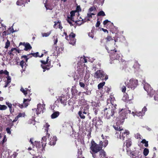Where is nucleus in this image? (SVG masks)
Instances as JSON below:
<instances>
[{
    "instance_id": "obj_57",
    "label": "nucleus",
    "mask_w": 158,
    "mask_h": 158,
    "mask_svg": "<svg viewBox=\"0 0 158 158\" xmlns=\"http://www.w3.org/2000/svg\"><path fill=\"white\" fill-rule=\"evenodd\" d=\"M23 58H24L25 59L26 63L27 62L29 58L27 57V56L24 55L22 56L21 57V58L22 59Z\"/></svg>"
},
{
    "instance_id": "obj_59",
    "label": "nucleus",
    "mask_w": 158,
    "mask_h": 158,
    "mask_svg": "<svg viewBox=\"0 0 158 158\" xmlns=\"http://www.w3.org/2000/svg\"><path fill=\"white\" fill-rule=\"evenodd\" d=\"M98 109L97 108H94L93 109V110L94 112V113L95 115H97L98 111Z\"/></svg>"
},
{
    "instance_id": "obj_31",
    "label": "nucleus",
    "mask_w": 158,
    "mask_h": 158,
    "mask_svg": "<svg viewBox=\"0 0 158 158\" xmlns=\"http://www.w3.org/2000/svg\"><path fill=\"white\" fill-rule=\"evenodd\" d=\"M77 154V158H85V157L82 156V152L81 149L78 150Z\"/></svg>"
},
{
    "instance_id": "obj_50",
    "label": "nucleus",
    "mask_w": 158,
    "mask_h": 158,
    "mask_svg": "<svg viewBox=\"0 0 158 158\" xmlns=\"http://www.w3.org/2000/svg\"><path fill=\"white\" fill-rule=\"evenodd\" d=\"M71 91L72 94L75 96L77 94L78 92L76 89H72Z\"/></svg>"
},
{
    "instance_id": "obj_24",
    "label": "nucleus",
    "mask_w": 158,
    "mask_h": 158,
    "mask_svg": "<svg viewBox=\"0 0 158 158\" xmlns=\"http://www.w3.org/2000/svg\"><path fill=\"white\" fill-rule=\"evenodd\" d=\"M25 113L24 112L23 113H19L18 115L16 116L15 119L12 121V122L14 123L17 121L19 118L20 117H24L25 116Z\"/></svg>"
},
{
    "instance_id": "obj_35",
    "label": "nucleus",
    "mask_w": 158,
    "mask_h": 158,
    "mask_svg": "<svg viewBox=\"0 0 158 158\" xmlns=\"http://www.w3.org/2000/svg\"><path fill=\"white\" fill-rule=\"evenodd\" d=\"M124 99L125 100V102L129 101L131 99V98H130L128 95L127 94H126L123 97Z\"/></svg>"
},
{
    "instance_id": "obj_10",
    "label": "nucleus",
    "mask_w": 158,
    "mask_h": 158,
    "mask_svg": "<svg viewBox=\"0 0 158 158\" xmlns=\"http://www.w3.org/2000/svg\"><path fill=\"white\" fill-rule=\"evenodd\" d=\"M22 46L24 47L23 50L25 51H27L28 50H30L32 48V47L31 46L30 44L28 43H25V42H20L19 44V47L21 48Z\"/></svg>"
},
{
    "instance_id": "obj_30",
    "label": "nucleus",
    "mask_w": 158,
    "mask_h": 158,
    "mask_svg": "<svg viewBox=\"0 0 158 158\" xmlns=\"http://www.w3.org/2000/svg\"><path fill=\"white\" fill-rule=\"evenodd\" d=\"M84 114L83 113L81 110H80L78 112V114L81 119H84L85 118V117Z\"/></svg>"
},
{
    "instance_id": "obj_42",
    "label": "nucleus",
    "mask_w": 158,
    "mask_h": 158,
    "mask_svg": "<svg viewBox=\"0 0 158 158\" xmlns=\"http://www.w3.org/2000/svg\"><path fill=\"white\" fill-rule=\"evenodd\" d=\"M105 84V82H101L98 85V88L99 89H100L101 88H102V87L104 86Z\"/></svg>"
},
{
    "instance_id": "obj_27",
    "label": "nucleus",
    "mask_w": 158,
    "mask_h": 158,
    "mask_svg": "<svg viewBox=\"0 0 158 158\" xmlns=\"http://www.w3.org/2000/svg\"><path fill=\"white\" fill-rule=\"evenodd\" d=\"M60 113L58 111H55L51 115V118L54 119L56 118L59 115Z\"/></svg>"
},
{
    "instance_id": "obj_38",
    "label": "nucleus",
    "mask_w": 158,
    "mask_h": 158,
    "mask_svg": "<svg viewBox=\"0 0 158 158\" xmlns=\"http://www.w3.org/2000/svg\"><path fill=\"white\" fill-rule=\"evenodd\" d=\"M149 152V151L148 148H145L144 149L143 151V154L145 156H147Z\"/></svg>"
},
{
    "instance_id": "obj_7",
    "label": "nucleus",
    "mask_w": 158,
    "mask_h": 158,
    "mask_svg": "<svg viewBox=\"0 0 158 158\" xmlns=\"http://www.w3.org/2000/svg\"><path fill=\"white\" fill-rule=\"evenodd\" d=\"M138 83V81L137 80L132 78L129 81V82L127 83V85L125 83V85L127 87L131 88L132 89H134L137 86Z\"/></svg>"
},
{
    "instance_id": "obj_46",
    "label": "nucleus",
    "mask_w": 158,
    "mask_h": 158,
    "mask_svg": "<svg viewBox=\"0 0 158 158\" xmlns=\"http://www.w3.org/2000/svg\"><path fill=\"white\" fill-rule=\"evenodd\" d=\"M7 108V107L5 105L0 104V110H5Z\"/></svg>"
},
{
    "instance_id": "obj_17",
    "label": "nucleus",
    "mask_w": 158,
    "mask_h": 158,
    "mask_svg": "<svg viewBox=\"0 0 158 158\" xmlns=\"http://www.w3.org/2000/svg\"><path fill=\"white\" fill-rule=\"evenodd\" d=\"M30 2V0H18L16 2V4L18 6H25V4Z\"/></svg>"
},
{
    "instance_id": "obj_28",
    "label": "nucleus",
    "mask_w": 158,
    "mask_h": 158,
    "mask_svg": "<svg viewBox=\"0 0 158 158\" xmlns=\"http://www.w3.org/2000/svg\"><path fill=\"white\" fill-rule=\"evenodd\" d=\"M89 106H86L84 107L83 109V110L82 111L83 113L85 114H87L88 115H89Z\"/></svg>"
},
{
    "instance_id": "obj_55",
    "label": "nucleus",
    "mask_w": 158,
    "mask_h": 158,
    "mask_svg": "<svg viewBox=\"0 0 158 158\" xmlns=\"http://www.w3.org/2000/svg\"><path fill=\"white\" fill-rule=\"evenodd\" d=\"M79 84L81 87L85 89V85L84 83L79 81Z\"/></svg>"
},
{
    "instance_id": "obj_33",
    "label": "nucleus",
    "mask_w": 158,
    "mask_h": 158,
    "mask_svg": "<svg viewBox=\"0 0 158 158\" xmlns=\"http://www.w3.org/2000/svg\"><path fill=\"white\" fill-rule=\"evenodd\" d=\"M127 154L129 156H132V154L133 153L134 151H132L129 148H126Z\"/></svg>"
},
{
    "instance_id": "obj_43",
    "label": "nucleus",
    "mask_w": 158,
    "mask_h": 158,
    "mask_svg": "<svg viewBox=\"0 0 158 158\" xmlns=\"http://www.w3.org/2000/svg\"><path fill=\"white\" fill-rule=\"evenodd\" d=\"M10 41L9 40H7L6 42V43L5 48L6 49L10 47Z\"/></svg>"
},
{
    "instance_id": "obj_41",
    "label": "nucleus",
    "mask_w": 158,
    "mask_h": 158,
    "mask_svg": "<svg viewBox=\"0 0 158 158\" xmlns=\"http://www.w3.org/2000/svg\"><path fill=\"white\" fill-rule=\"evenodd\" d=\"M105 14L104 12L102 11H99L97 14V16H104L105 15Z\"/></svg>"
},
{
    "instance_id": "obj_19",
    "label": "nucleus",
    "mask_w": 158,
    "mask_h": 158,
    "mask_svg": "<svg viewBox=\"0 0 158 158\" xmlns=\"http://www.w3.org/2000/svg\"><path fill=\"white\" fill-rule=\"evenodd\" d=\"M132 157L134 156L136 158V157L141 158L142 156L141 153L139 151L135 150L132 153Z\"/></svg>"
},
{
    "instance_id": "obj_32",
    "label": "nucleus",
    "mask_w": 158,
    "mask_h": 158,
    "mask_svg": "<svg viewBox=\"0 0 158 158\" xmlns=\"http://www.w3.org/2000/svg\"><path fill=\"white\" fill-rule=\"evenodd\" d=\"M20 90L21 92H22L23 94L25 96H26L27 94V88L24 89L23 88V87H21Z\"/></svg>"
},
{
    "instance_id": "obj_54",
    "label": "nucleus",
    "mask_w": 158,
    "mask_h": 158,
    "mask_svg": "<svg viewBox=\"0 0 158 158\" xmlns=\"http://www.w3.org/2000/svg\"><path fill=\"white\" fill-rule=\"evenodd\" d=\"M121 89L122 92L123 93H125L126 89V86L124 85H123L121 87Z\"/></svg>"
},
{
    "instance_id": "obj_62",
    "label": "nucleus",
    "mask_w": 158,
    "mask_h": 158,
    "mask_svg": "<svg viewBox=\"0 0 158 158\" xmlns=\"http://www.w3.org/2000/svg\"><path fill=\"white\" fill-rule=\"evenodd\" d=\"M64 36H65V39L66 40H68L69 39V35H68L67 34V33H66L65 32H64Z\"/></svg>"
},
{
    "instance_id": "obj_47",
    "label": "nucleus",
    "mask_w": 158,
    "mask_h": 158,
    "mask_svg": "<svg viewBox=\"0 0 158 158\" xmlns=\"http://www.w3.org/2000/svg\"><path fill=\"white\" fill-rule=\"evenodd\" d=\"M144 113L142 112L141 111H139L138 112H136V115L137 116L141 117L144 115Z\"/></svg>"
},
{
    "instance_id": "obj_15",
    "label": "nucleus",
    "mask_w": 158,
    "mask_h": 158,
    "mask_svg": "<svg viewBox=\"0 0 158 158\" xmlns=\"http://www.w3.org/2000/svg\"><path fill=\"white\" fill-rule=\"evenodd\" d=\"M44 108L41 104H38L37 105V108L36 110V114L39 115L41 113L43 112Z\"/></svg>"
},
{
    "instance_id": "obj_56",
    "label": "nucleus",
    "mask_w": 158,
    "mask_h": 158,
    "mask_svg": "<svg viewBox=\"0 0 158 158\" xmlns=\"http://www.w3.org/2000/svg\"><path fill=\"white\" fill-rule=\"evenodd\" d=\"M49 126L50 125L48 123H46L45 124L46 128L45 129V131H48V130H49Z\"/></svg>"
},
{
    "instance_id": "obj_1",
    "label": "nucleus",
    "mask_w": 158,
    "mask_h": 158,
    "mask_svg": "<svg viewBox=\"0 0 158 158\" xmlns=\"http://www.w3.org/2000/svg\"><path fill=\"white\" fill-rule=\"evenodd\" d=\"M117 105L115 104L112 107L111 109L106 108L104 110L105 114H106V118L108 119L110 118L111 117H114V114L116 113L117 109L116 107Z\"/></svg>"
},
{
    "instance_id": "obj_11",
    "label": "nucleus",
    "mask_w": 158,
    "mask_h": 158,
    "mask_svg": "<svg viewBox=\"0 0 158 158\" xmlns=\"http://www.w3.org/2000/svg\"><path fill=\"white\" fill-rule=\"evenodd\" d=\"M104 1V0H94L93 3L94 6L97 8H100L103 5Z\"/></svg>"
},
{
    "instance_id": "obj_34",
    "label": "nucleus",
    "mask_w": 158,
    "mask_h": 158,
    "mask_svg": "<svg viewBox=\"0 0 158 158\" xmlns=\"http://www.w3.org/2000/svg\"><path fill=\"white\" fill-rule=\"evenodd\" d=\"M41 67L43 69V72H44L46 70H49L50 68L49 67L50 66H48V64L47 65H44L43 64L41 65Z\"/></svg>"
},
{
    "instance_id": "obj_40",
    "label": "nucleus",
    "mask_w": 158,
    "mask_h": 158,
    "mask_svg": "<svg viewBox=\"0 0 158 158\" xmlns=\"http://www.w3.org/2000/svg\"><path fill=\"white\" fill-rule=\"evenodd\" d=\"M4 74L6 75H8L9 73L6 70H5L4 71L3 70H1L0 71V74Z\"/></svg>"
},
{
    "instance_id": "obj_45",
    "label": "nucleus",
    "mask_w": 158,
    "mask_h": 158,
    "mask_svg": "<svg viewBox=\"0 0 158 158\" xmlns=\"http://www.w3.org/2000/svg\"><path fill=\"white\" fill-rule=\"evenodd\" d=\"M13 125V124H11V127H10V128L7 127L6 129V131L7 133L8 134L10 135L11 134L10 129H11V127H12Z\"/></svg>"
},
{
    "instance_id": "obj_3",
    "label": "nucleus",
    "mask_w": 158,
    "mask_h": 158,
    "mask_svg": "<svg viewBox=\"0 0 158 158\" xmlns=\"http://www.w3.org/2000/svg\"><path fill=\"white\" fill-rule=\"evenodd\" d=\"M106 49L107 50L108 53H110V56L114 60H119L121 58V54L119 52H117L116 49L114 50H111V52L109 51L108 48L106 47Z\"/></svg>"
},
{
    "instance_id": "obj_21",
    "label": "nucleus",
    "mask_w": 158,
    "mask_h": 158,
    "mask_svg": "<svg viewBox=\"0 0 158 158\" xmlns=\"http://www.w3.org/2000/svg\"><path fill=\"white\" fill-rule=\"evenodd\" d=\"M49 57L48 56L46 60V61L43 60H41L40 61V62L42 64L45 65L46 64H48V66H52V65L51 64V61L50 60H49Z\"/></svg>"
},
{
    "instance_id": "obj_18",
    "label": "nucleus",
    "mask_w": 158,
    "mask_h": 158,
    "mask_svg": "<svg viewBox=\"0 0 158 158\" xmlns=\"http://www.w3.org/2000/svg\"><path fill=\"white\" fill-rule=\"evenodd\" d=\"M105 40H106V43H108L110 41H112L113 43L114 44V45H115V42L118 40L113 39L112 37L110 35H108L107 37L106 38Z\"/></svg>"
},
{
    "instance_id": "obj_39",
    "label": "nucleus",
    "mask_w": 158,
    "mask_h": 158,
    "mask_svg": "<svg viewBox=\"0 0 158 158\" xmlns=\"http://www.w3.org/2000/svg\"><path fill=\"white\" fill-rule=\"evenodd\" d=\"M13 105L15 106H19L21 108H22L23 107V104H21L18 102H17L16 103L15 102L14 103H13Z\"/></svg>"
},
{
    "instance_id": "obj_25",
    "label": "nucleus",
    "mask_w": 158,
    "mask_h": 158,
    "mask_svg": "<svg viewBox=\"0 0 158 158\" xmlns=\"http://www.w3.org/2000/svg\"><path fill=\"white\" fill-rule=\"evenodd\" d=\"M113 126L114 129L117 131H118L121 132L123 131V128L122 127H120L119 125L116 124V125H113Z\"/></svg>"
},
{
    "instance_id": "obj_4",
    "label": "nucleus",
    "mask_w": 158,
    "mask_h": 158,
    "mask_svg": "<svg viewBox=\"0 0 158 158\" xmlns=\"http://www.w3.org/2000/svg\"><path fill=\"white\" fill-rule=\"evenodd\" d=\"M92 151L91 153L98 152L101 151L102 146H100L99 144H97L94 141L92 140L91 142V146L90 147Z\"/></svg>"
},
{
    "instance_id": "obj_9",
    "label": "nucleus",
    "mask_w": 158,
    "mask_h": 158,
    "mask_svg": "<svg viewBox=\"0 0 158 158\" xmlns=\"http://www.w3.org/2000/svg\"><path fill=\"white\" fill-rule=\"evenodd\" d=\"M75 34L73 32H71L69 35V39L68 40L70 44L74 45L75 44L76 39L75 38Z\"/></svg>"
},
{
    "instance_id": "obj_60",
    "label": "nucleus",
    "mask_w": 158,
    "mask_h": 158,
    "mask_svg": "<svg viewBox=\"0 0 158 158\" xmlns=\"http://www.w3.org/2000/svg\"><path fill=\"white\" fill-rule=\"evenodd\" d=\"M75 12H76V11H73V10L70 13V16H73V17L75 15Z\"/></svg>"
},
{
    "instance_id": "obj_58",
    "label": "nucleus",
    "mask_w": 158,
    "mask_h": 158,
    "mask_svg": "<svg viewBox=\"0 0 158 158\" xmlns=\"http://www.w3.org/2000/svg\"><path fill=\"white\" fill-rule=\"evenodd\" d=\"M98 20L99 19H98L97 22L95 25V26L96 27H98L100 26V22Z\"/></svg>"
},
{
    "instance_id": "obj_52",
    "label": "nucleus",
    "mask_w": 158,
    "mask_h": 158,
    "mask_svg": "<svg viewBox=\"0 0 158 158\" xmlns=\"http://www.w3.org/2000/svg\"><path fill=\"white\" fill-rule=\"evenodd\" d=\"M96 6H94L90 7L89 9V11L90 12L93 11L94 10H96Z\"/></svg>"
},
{
    "instance_id": "obj_23",
    "label": "nucleus",
    "mask_w": 158,
    "mask_h": 158,
    "mask_svg": "<svg viewBox=\"0 0 158 158\" xmlns=\"http://www.w3.org/2000/svg\"><path fill=\"white\" fill-rule=\"evenodd\" d=\"M56 137L53 136L52 139H50V141L49 142L48 144L51 146H52L55 145L56 143V142L57 140Z\"/></svg>"
},
{
    "instance_id": "obj_49",
    "label": "nucleus",
    "mask_w": 158,
    "mask_h": 158,
    "mask_svg": "<svg viewBox=\"0 0 158 158\" xmlns=\"http://www.w3.org/2000/svg\"><path fill=\"white\" fill-rule=\"evenodd\" d=\"M26 63L23 60H21L20 62L19 65L21 67L22 69L23 68V66L24 64V65L26 64Z\"/></svg>"
},
{
    "instance_id": "obj_36",
    "label": "nucleus",
    "mask_w": 158,
    "mask_h": 158,
    "mask_svg": "<svg viewBox=\"0 0 158 158\" xmlns=\"http://www.w3.org/2000/svg\"><path fill=\"white\" fill-rule=\"evenodd\" d=\"M141 142L143 144H144V146L145 147H148V141L146 140L145 139H143Z\"/></svg>"
},
{
    "instance_id": "obj_61",
    "label": "nucleus",
    "mask_w": 158,
    "mask_h": 158,
    "mask_svg": "<svg viewBox=\"0 0 158 158\" xmlns=\"http://www.w3.org/2000/svg\"><path fill=\"white\" fill-rule=\"evenodd\" d=\"M81 11V8L80 6H77L76 8V12L77 11L78 12H79V11Z\"/></svg>"
},
{
    "instance_id": "obj_13",
    "label": "nucleus",
    "mask_w": 158,
    "mask_h": 158,
    "mask_svg": "<svg viewBox=\"0 0 158 158\" xmlns=\"http://www.w3.org/2000/svg\"><path fill=\"white\" fill-rule=\"evenodd\" d=\"M58 102H60L61 103L65 106L66 105L67 99V97L64 95H62L57 99Z\"/></svg>"
},
{
    "instance_id": "obj_12",
    "label": "nucleus",
    "mask_w": 158,
    "mask_h": 158,
    "mask_svg": "<svg viewBox=\"0 0 158 158\" xmlns=\"http://www.w3.org/2000/svg\"><path fill=\"white\" fill-rule=\"evenodd\" d=\"M123 131L120 132L119 138L123 140H124L125 137H127V135H129V133L128 131L127 130L124 131L123 130Z\"/></svg>"
},
{
    "instance_id": "obj_48",
    "label": "nucleus",
    "mask_w": 158,
    "mask_h": 158,
    "mask_svg": "<svg viewBox=\"0 0 158 158\" xmlns=\"http://www.w3.org/2000/svg\"><path fill=\"white\" fill-rule=\"evenodd\" d=\"M51 33V31L47 33H44L42 34V35L43 37H47Z\"/></svg>"
},
{
    "instance_id": "obj_5",
    "label": "nucleus",
    "mask_w": 158,
    "mask_h": 158,
    "mask_svg": "<svg viewBox=\"0 0 158 158\" xmlns=\"http://www.w3.org/2000/svg\"><path fill=\"white\" fill-rule=\"evenodd\" d=\"M127 110L125 109H119L118 113L119 114V116L118 118V121L121 124H122L124 121V119L126 117V114H127Z\"/></svg>"
},
{
    "instance_id": "obj_51",
    "label": "nucleus",
    "mask_w": 158,
    "mask_h": 158,
    "mask_svg": "<svg viewBox=\"0 0 158 158\" xmlns=\"http://www.w3.org/2000/svg\"><path fill=\"white\" fill-rule=\"evenodd\" d=\"M98 119H99V117L98 118H97V117H95L94 118L93 120H92V122L93 123V124H94L95 123H96V122H98V121H99L98 120Z\"/></svg>"
},
{
    "instance_id": "obj_44",
    "label": "nucleus",
    "mask_w": 158,
    "mask_h": 158,
    "mask_svg": "<svg viewBox=\"0 0 158 158\" xmlns=\"http://www.w3.org/2000/svg\"><path fill=\"white\" fill-rule=\"evenodd\" d=\"M94 30L92 29L91 31V32H89L88 34V35L90 37L93 38L94 37Z\"/></svg>"
},
{
    "instance_id": "obj_6",
    "label": "nucleus",
    "mask_w": 158,
    "mask_h": 158,
    "mask_svg": "<svg viewBox=\"0 0 158 158\" xmlns=\"http://www.w3.org/2000/svg\"><path fill=\"white\" fill-rule=\"evenodd\" d=\"M46 137L45 136H43L42 138V142L41 143L40 141H35L34 145L37 148H42V149H44L45 147L46 144Z\"/></svg>"
},
{
    "instance_id": "obj_29",
    "label": "nucleus",
    "mask_w": 158,
    "mask_h": 158,
    "mask_svg": "<svg viewBox=\"0 0 158 158\" xmlns=\"http://www.w3.org/2000/svg\"><path fill=\"white\" fill-rule=\"evenodd\" d=\"M31 100L30 99H24L23 103L25 107H27L28 105V102H29Z\"/></svg>"
},
{
    "instance_id": "obj_53",
    "label": "nucleus",
    "mask_w": 158,
    "mask_h": 158,
    "mask_svg": "<svg viewBox=\"0 0 158 158\" xmlns=\"http://www.w3.org/2000/svg\"><path fill=\"white\" fill-rule=\"evenodd\" d=\"M53 37L54 38L53 42L54 44V45H55L58 42V38L57 36H53Z\"/></svg>"
},
{
    "instance_id": "obj_20",
    "label": "nucleus",
    "mask_w": 158,
    "mask_h": 158,
    "mask_svg": "<svg viewBox=\"0 0 158 158\" xmlns=\"http://www.w3.org/2000/svg\"><path fill=\"white\" fill-rule=\"evenodd\" d=\"M89 18L87 19V20H86L85 19H81V17L80 18V19L78 20L77 21H76L75 22L76 23L79 25H80L81 24L84 23L85 22H86V21H90V19H89Z\"/></svg>"
},
{
    "instance_id": "obj_22",
    "label": "nucleus",
    "mask_w": 158,
    "mask_h": 158,
    "mask_svg": "<svg viewBox=\"0 0 158 158\" xmlns=\"http://www.w3.org/2000/svg\"><path fill=\"white\" fill-rule=\"evenodd\" d=\"M108 144V141L107 140H105L102 141H100L99 144L100 146H102V150L103 147H105Z\"/></svg>"
},
{
    "instance_id": "obj_37",
    "label": "nucleus",
    "mask_w": 158,
    "mask_h": 158,
    "mask_svg": "<svg viewBox=\"0 0 158 158\" xmlns=\"http://www.w3.org/2000/svg\"><path fill=\"white\" fill-rule=\"evenodd\" d=\"M131 145V142L129 139L126 140V145L127 148H129Z\"/></svg>"
},
{
    "instance_id": "obj_2",
    "label": "nucleus",
    "mask_w": 158,
    "mask_h": 158,
    "mask_svg": "<svg viewBox=\"0 0 158 158\" xmlns=\"http://www.w3.org/2000/svg\"><path fill=\"white\" fill-rule=\"evenodd\" d=\"M94 76L97 79H100L102 80L106 81L108 78V76L104 71L100 70H97L95 73Z\"/></svg>"
},
{
    "instance_id": "obj_63",
    "label": "nucleus",
    "mask_w": 158,
    "mask_h": 158,
    "mask_svg": "<svg viewBox=\"0 0 158 158\" xmlns=\"http://www.w3.org/2000/svg\"><path fill=\"white\" fill-rule=\"evenodd\" d=\"M147 108L146 106L144 107L142 109V110L141 112L144 113V114L145 112L147 111Z\"/></svg>"
},
{
    "instance_id": "obj_16",
    "label": "nucleus",
    "mask_w": 158,
    "mask_h": 158,
    "mask_svg": "<svg viewBox=\"0 0 158 158\" xmlns=\"http://www.w3.org/2000/svg\"><path fill=\"white\" fill-rule=\"evenodd\" d=\"M14 50L16 51L18 53H20L21 52V51L23 50V49L22 47L21 48H19V49H17L16 48H11V50L8 53L10 55H14V54L13 53V52Z\"/></svg>"
},
{
    "instance_id": "obj_26",
    "label": "nucleus",
    "mask_w": 158,
    "mask_h": 158,
    "mask_svg": "<svg viewBox=\"0 0 158 158\" xmlns=\"http://www.w3.org/2000/svg\"><path fill=\"white\" fill-rule=\"evenodd\" d=\"M98 120L99 121H98V122H96V123L94 124V125H95L96 128H97L99 126L102 125L103 123V122L102 121L101 118L100 117H99V119H98Z\"/></svg>"
},
{
    "instance_id": "obj_8",
    "label": "nucleus",
    "mask_w": 158,
    "mask_h": 158,
    "mask_svg": "<svg viewBox=\"0 0 158 158\" xmlns=\"http://www.w3.org/2000/svg\"><path fill=\"white\" fill-rule=\"evenodd\" d=\"M94 158H105L106 156V152L104 150H102L98 152L91 153Z\"/></svg>"
},
{
    "instance_id": "obj_64",
    "label": "nucleus",
    "mask_w": 158,
    "mask_h": 158,
    "mask_svg": "<svg viewBox=\"0 0 158 158\" xmlns=\"http://www.w3.org/2000/svg\"><path fill=\"white\" fill-rule=\"evenodd\" d=\"M6 104L8 106L9 108H10L12 106V104L11 103L9 102H6Z\"/></svg>"
},
{
    "instance_id": "obj_14",
    "label": "nucleus",
    "mask_w": 158,
    "mask_h": 158,
    "mask_svg": "<svg viewBox=\"0 0 158 158\" xmlns=\"http://www.w3.org/2000/svg\"><path fill=\"white\" fill-rule=\"evenodd\" d=\"M151 88L150 85L148 84H145L144 85V89L145 91H146L148 93V94L151 95H152L153 94H152Z\"/></svg>"
}]
</instances>
